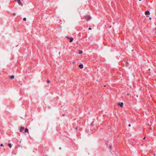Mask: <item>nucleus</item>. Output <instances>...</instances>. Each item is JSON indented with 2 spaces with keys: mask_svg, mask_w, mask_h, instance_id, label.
Wrapping results in <instances>:
<instances>
[{
  "mask_svg": "<svg viewBox=\"0 0 156 156\" xmlns=\"http://www.w3.org/2000/svg\"><path fill=\"white\" fill-rule=\"evenodd\" d=\"M66 37L67 38V39L70 40L69 41L70 42H72L73 40V39L72 37H69L68 36H66Z\"/></svg>",
  "mask_w": 156,
  "mask_h": 156,
  "instance_id": "f257e3e1",
  "label": "nucleus"
},
{
  "mask_svg": "<svg viewBox=\"0 0 156 156\" xmlns=\"http://www.w3.org/2000/svg\"><path fill=\"white\" fill-rule=\"evenodd\" d=\"M85 17L87 21H89L90 19V16H87Z\"/></svg>",
  "mask_w": 156,
  "mask_h": 156,
  "instance_id": "f03ea898",
  "label": "nucleus"
},
{
  "mask_svg": "<svg viewBox=\"0 0 156 156\" xmlns=\"http://www.w3.org/2000/svg\"><path fill=\"white\" fill-rule=\"evenodd\" d=\"M121 107H122L123 104L122 102H120L118 104Z\"/></svg>",
  "mask_w": 156,
  "mask_h": 156,
  "instance_id": "7ed1b4c3",
  "label": "nucleus"
},
{
  "mask_svg": "<svg viewBox=\"0 0 156 156\" xmlns=\"http://www.w3.org/2000/svg\"><path fill=\"white\" fill-rule=\"evenodd\" d=\"M145 14L146 15H148L150 14V12H149V11H148L147 10V11H146V12H145Z\"/></svg>",
  "mask_w": 156,
  "mask_h": 156,
  "instance_id": "20e7f679",
  "label": "nucleus"
},
{
  "mask_svg": "<svg viewBox=\"0 0 156 156\" xmlns=\"http://www.w3.org/2000/svg\"><path fill=\"white\" fill-rule=\"evenodd\" d=\"M24 129V127H21L20 128V132H22L23 130Z\"/></svg>",
  "mask_w": 156,
  "mask_h": 156,
  "instance_id": "39448f33",
  "label": "nucleus"
},
{
  "mask_svg": "<svg viewBox=\"0 0 156 156\" xmlns=\"http://www.w3.org/2000/svg\"><path fill=\"white\" fill-rule=\"evenodd\" d=\"M79 67L80 68V69H82L83 68V65L82 64H80Z\"/></svg>",
  "mask_w": 156,
  "mask_h": 156,
  "instance_id": "423d86ee",
  "label": "nucleus"
},
{
  "mask_svg": "<svg viewBox=\"0 0 156 156\" xmlns=\"http://www.w3.org/2000/svg\"><path fill=\"white\" fill-rule=\"evenodd\" d=\"M17 1L18 2V3L19 5H23L22 3L20 2V0H18V1Z\"/></svg>",
  "mask_w": 156,
  "mask_h": 156,
  "instance_id": "0eeeda50",
  "label": "nucleus"
},
{
  "mask_svg": "<svg viewBox=\"0 0 156 156\" xmlns=\"http://www.w3.org/2000/svg\"><path fill=\"white\" fill-rule=\"evenodd\" d=\"M25 133H29L28 129L27 128H26L24 130Z\"/></svg>",
  "mask_w": 156,
  "mask_h": 156,
  "instance_id": "6e6552de",
  "label": "nucleus"
},
{
  "mask_svg": "<svg viewBox=\"0 0 156 156\" xmlns=\"http://www.w3.org/2000/svg\"><path fill=\"white\" fill-rule=\"evenodd\" d=\"M14 75H12L10 76V78L11 79H13L14 78Z\"/></svg>",
  "mask_w": 156,
  "mask_h": 156,
  "instance_id": "1a4fd4ad",
  "label": "nucleus"
},
{
  "mask_svg": "<svg viewBox=\"0 0 156 156\" xmlns=\"http://www.w3.org/2000/svg\"><path fill=\"white\" fill-rule=\"evenodd\" d=\"M79 54H81L83 53V51H82L79 50Z\"/></svg>",
  "mask_w": 156,
  "mask_h": 156,
  "instance_id": "9d476101",
  "label": "nucleus"
},
{
  "mask_svg": "<svg viewBox=\"0 0 156 156\" xmlns=\"http://www.w3.org/2000/svg\"><path fill=\"white\" fill-rule=\"evenodd\" d=\"M8 146H9V147L10 148H11V147H12V145H11V144H8Z\"/></svg>",
  "mask_w": 156,
  "mask_h": 156,
  "instance_id": "9b49d317",
  "label": "nucleus"
},
{
  "mask_svg": "<svg viewBox=\"0 0 156 156\" xmlns=\"http://www.w3.org/2000/svg\"><path fill=\"white\" fill-rule=\"evenodd\" d=\"M23 20L24 21H25L26 20V18H23Z\"/></svg>",
  "mask_w": 156,
  "mask_h": 156,
  "instance_id": "f8f14e48",
  "label": "nucleus"
},
{
  "mask_svg": "<svg viewBox=\"0 0 156 156\" xmlns=\"http://www.w3.org/2000/svg\"><path fill=\"white\" fill-rule=\"evenodd\" d=\"M47 81V82L48 83H50V81L49 80H48Z\"/></svg>",
  "mask_w": 156,
  "mask_h": 156,
  "instance_id": "ddd939ff",
  "label": "nucleus"
},
{
  "mask_svg": "<svg viewBox=\"0 0 156 156\" xmlns=\"http://www.w3.org/2000/svg\"><path fill=\"white\" fill-rule=\"evenodd\" d=\"M3 144H1V145H0V146L1 147H2L3 146Z\"/></svg>",
  "mask_w": 156,
  "mask_h": 156,
  "instance_id": "4468645a",
  "label": "nucleus"
},
{
  "mask_svg": "<svg viewBox=\"0 0 156 156\" xmlns=\"http://www.w3.org/2000/svg\"><path fill=\"white\" fill-rule=\"evenodd\" d=\"M88 29L89 30H91V29L90 28H88Z\"/></svg>",
  "mask_w": 156,
  "mask_h": 156,
  "instance_id": "2eb2a0df",
  "label": "nucleus"
},
{
  "mask_svg": "<svg viewBox=\"0 0 156 156\" xmlns=\"http://www.w3.org/2000/svg\"><path fill=\"white\" fill-rule=\"evenodd\" d=\"M131 126V125H130V124H129V125H128V126H129V127H130V126Z\"/></svg>",
  "mask_w": 156,
  "mask_h": 156,
  "instance_id": "dca6fc26",
  "label": "nucleus"
},
{
  "mask_svg": "<svg viewBox=\"0 0 156 156\" xmlns=\"http://www.w3.org/2000/svg\"><path fill=\"white\" fill-rule=\"evenodd\" d=\"M13 14V15H16V14L15 13H12Z\"/></svg>",
  "mask_w": 156,
  "mask_h": 156,
  "instance_id": "f3484780",
  "label": "nucleus"
},
{
  "mask_svg": "<svg viewBox=\"0 0 156 156\" xmlns=\"http://www.w3.org/2000/svg\"><path fill=\"white\" fill-rule=\"evenodd\" d=\"M149 19H150V20H151V18L150 17V18H149Z\"/></svg>",
  "mask_w": 156,
  "mask_h": 156,
  "instance_id": "a211bd4d",
  "label": "nucleus"
},
{
  "mask_svg": "<svg viewBox=\"0 0 156 156\" xmlns=\"http://www.w3.org/2000/svg\"><path fill=\"white\" fill-rule=\"evenodd\" d=\"M145 138H146V137H145L143 138V139H145Z\"/></svg>",
  "mask_w": 156,
  "mask_h": 156,
  "instance_id": "6ab92c4d",
  "label": "nucleus"
},
{
  "mask_svg": "<svg viewBox=\"0 0 156 156\" xmlns=\"http://www.w3.org/2000/svg\"><path fill=\"white\" fill-rule=\"evenodd\" d=\"M139 0V1H141V0Z\"/></svg>",
  "mask_w": 156,
  "mask_h": 156,
  "instance_id": "aec40b11",
  "label": "nucleus"
},
{
  "mask_svg": "<svg viewBox=\"0 0 156 156\" xmlns=\"http://www.w3.org/2000/svg\"><path fill=\"white\" fill-rule=\"evenodd\" d=\"M149 70H150V69H149Z\"/></svg>",
  "mask_w": 156,
  "mask_h": 156,
  "instance_id": "412c9836",
  "label": "nucleus"
}]
</instances>
